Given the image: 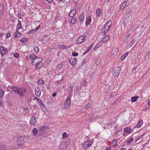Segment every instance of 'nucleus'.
Instances as JSON below:
<instances>
[{"label":"nucleus","instance_id":"nucleus-1","mask_svg":"<svg viewBox=\"0 0 150 150\" xmlns=\"http://www.w3.org/2000/svg\"><path fill=\"white\" fill-rule=\"evenodd\" d=\"M14 89V92L18 94L20 97L22 98L26 95V89L16 87Z\"/></svg>","mask_w":150,"mask_h":150},{"label":"nucleus","instance_id":"nucleus-2","mask_svg":"<svg viewBox=\"0 0 150 150\" xmlns=\"http://www.w3.org/2000/svg\"><path fill=\"white\" fill-rule=\"evenodd\" d=\"M48 127L47 126H41L38 127V135H42L47 132L48 130Z\"/></svg>","mask_w":150,"mask_h":150},{"label":"nucleus","instance_id":"nucleus-3","mask_svg":"<svg viewBox=\"0 0 150 150\" xmlns=\"http://www.w3.org/2000/svg\"><path fill=\"white\" fill-rule=\"evenodd\" d=\"M71 98V96H68L67 97L66 101L64 103V107L66 109H69L70 107Z\"/></svg>","mask_w":150,"mask_h":150},{"label":"nucleus","instance_id":"nucleus-4","mask_svg":"<svg viewBox=\"0 0 150 150\" xmlns=\"http://www.w3.org/2000/svg\"><path fill=\"white\" fill-rule=\"evenodd\" d=\"M113 72V76L114 77H116L119 75L120 72V69L119 67L115 68Z\"/></svg>","mask_w":150,"mask_h":150},{"label":"nucleus","instance_id":"nucleus-5","mask_svg":"<svg viewBox=\"0 0 150 150\" xmlns=\"http://www.w3.org/2000/svg\"><path fill=\"white\" fill-rule=\"evenodd\" d=\"M128 14V13H127L126 14L125 16L123 18V24L124 26L125 27L127 25V24L128 22V21L129 19V18L128 17V15H127Z\"/></svg>","mask_w":150,"mask_h":150},{"label":"nucleus","instance_id":"nucleus-6","mask_svg":"<svg viewBox=\"0 0 150 150\" xmlns=\"http://www.w3.org/2000/svg\"><path fill=\"white\" fill-rule=\"evenodd\" d=\"M86 39V37L84 36H81L79 37L76 41V43L79 44L84 41Z\"/></svg>","mask_w":150,"mask_h":150},{"label":"nucleus","instance_id":"nucleus-7","mask_svg":"<svg viewBox=\"0 0 150 150\" xmlns=\"http://www.w3.org/2000/svg\"><path fill=\"white\" fill-rule=\"evenodd\" d=\"M92 142L91 141H88L84 142L82 145V147L84 149L87 148L91 146Z\"/></svg>","mask_w":150,"mask_h":150},{"label":"nucleus","instance_id":"nucleus-8","mask_svg":"<svg viewBox=\"0 0 150 150\" xmlns=\"http://www.w3.org/2000/svg\"><path fill=\"white\" fill-rule=\"evenodd\" d=\"M25 143L24 140L23 138H18L17 141V143L18 145H21L24 144Z\"/></svg>","mask_w":150,"mask_h":150},{"label":"nucleus","instance_id":"nucleus-9","mask_svg":"<svg viewBox=\"0 0 150 150\" xmlns=\"http://www.w3.org/2000/svg\"><path fill=\"white\" fill-rule=\"evenodd\" d=\"M69 62L71 64L72 66L75 65L76 62V58L74 57V58H71V59H69Z\"/></svg>","mask_w":150,"mask_h":150},{"label":"nucleus","instance_id":"nucleus-10","mask_svg":"<svg viewBox=\"0 0 150 150\" xmlns=\"http://www.w3.org/2000/svg\"><path fill=\"white\" fill-rule=\"evenodd\" d=\"M107 27H108L107 25V24H105L102 29L101 31H103V32L104 33V35L105 34L109 29V28H107Z\"/></svg>","mask_w":150,"mask_h":150},{"label":"nucleus","instance_id":"nucleus-11","mask_svg":"<svg viewBox=\"0 0 150 150\" xmlns=\"http://www.w3.org/2000/svg\"><path fill=\"white\" fill-rule=\"evenodd\" d=\"M76 13V10L75 9H74L70 11L69 13V16L71 17H72L74 16Z\"/></svg>","mask_w":150,"mask_h":150},{"label":"nucleus","instance_id":"nucleus-12","mask_svg":"<svg viewBox=\"0 0 150 150\" xmlns=\"http://www.w3.org/2000/svg\"><path fill=\"white\" fill-rule=\"evenodd\" d=\"M67 145L66 144V143L64 142H62L59 146V148L61 150H63L65 149Z\"/></svg>","mask_w":150,"mask_h":150},{"label":"nucleus","instance_id":"nucleus-13","mask_svg":"<svg viewBox=\"0 0 150 150\" xmlns=\"http://www.w3.org/2000/svg\"><path fill=\"white\" fill-rule=\"evenodd\" d=\"M35 94L37 97H40L41 95V92L40 89L37 88L35 89Z\"/></svg>","mask_w":150,"mask_h":150},{"label":"nucleus","instance_id":"nucleus-14","mask_svg":"<svg viewBox=\"0 0 150 150\" xmlns=\"http://www.w3.org/2000/svg\"><path fill=\"white\" fill-rule=\"evenodd\" d=\"M87 82L86 81L85 79L83 80V81L81 82L80 88L83 87L84 88L86 87L87 86Z\"/></svg>","mask_w":150,"mask_h":150},{"label":"nucleus","instance_id":"nucleus-15","mask_svg":"<svg viewBox=\"0 0 150 150\" xmlns=\"http://www.w3.org/2000/svg\"><path fill=\"white\" fill-rule=\"evenodd\" d=\"M32 132L33 133V134L34 136H36V135H38V129H37L36 128H34L32 131Z\"/></svg>","mask_w":150,"mask_h":150},{"label":"nucleus","instance_id":"nucleus-16","mask_svg":"<svg viewBox=\"0 0 150 150\" xmlns=\"http://www.w3.org/2000/svg\"><path fill=\"white\" fill-rule=\"evenodd\" d=\"M0 49L1 51V54L3 55H4L7 51V49L6 48L3 47H1Z\"/></svg>","mask_w":150,"mask_h":150},{"label":"nucleus","instance_id":"nucleus-17","mask_svg":"<svg viewBox=\"0 0 150 150\" xmlns=\"http://www.w3.org/2000/svg\"><path fill=\"white\" fill-rule=\"evenodd\" d=\"M36 122V119L35 116L31 117L30 121V123L31 124H35Z\"/></svg>","mask_w":150,"mask_h":150},{"label":"nucleus","instance_id":"nucleus-18","mask_svg":"<svg viewBox=\"0 0 150 150\" xmlns=\"http://www.w3.org/2000/svg\"><path fill=\"white\" fill-rule=\"evenodd\" d=\"M73 87L72 86H71L69 87L67 89V91H68V93L69 94V96H71V93L73 92Z\"/></svg>","mask_w":150,"mask_h":150},{"label":"nucleus","instance_id":"nucleus-19","mask_svg":"<svg viewBox=\"0 0 150 150\" xmlns=\"http://www.w3.org/2000/svg\"><path fill=\"white\" fill-rule=\"evenodd\" d=\"M16 87H13L12 86H8L6 88V90L8 91H11L14 92V88L15 89Z\"/></svg>","mask_w":150,"mask_h":150},{"label":"nucleus","instance_id":"nucleus-20","mask_svg":"<svg viewBox=\"0 0 150 150\" xmlns=\"http://www.w3.org/2000/svg\"><path fill=\"white\" fill-rule=\"evenodd\" d=\"M132 129L130 127H126L124 129V131L129 134L131 133Z\"/></svg>","mask_w":150,"mask_h":150},{"label":"nucleus","instance_id":"nucleus-21","mask_svg":"<svg viewBox=\"0 0 150 150\" xmlns=\"http://www.w3.org/2000/svg\"><path fill=\"white\" fill-rule=\"evenodd\" d=\"M143 122L142 120H140L138 123L137 124V125L135 126V128H139L142 126V125L143 124Z\"/></svg>","mask_w":150,"mask_h":150},{"label":"nucleus","instance_id":"nucleus-22","mask_svg":"<svg viewBox=\"0 0 150 150\" xmlns=\"http://www.w3.org/2000/svg\"><path fill=\"white\" fill-rule=\"evenodd\" d=\"M126 4L127 3L126 1H125L123 3H122L120 6V8H119L120 11L123 9L126 6Z\"/></svg>","mask_w":150,"mask_h":150},{"label":"nucleus","instance_id":"nucleus-23","mask_svg":"<svg viewBox=\"0 0 150 150\" xmlns=\"http://www.w3.org/2000/svg\"><path fill=\"white\" fill-rule=\"evenodd\" d=\"M34 61L36 62L37 63H38L41 62L42 61V59L41 57H36L35 58Z\"/></svg>","mask_w":150,"mask_h":150},{"label":"nucleus","instance_id":"nucleus-24","mask_svg":"<svg viewBox=\"0 0 150 150\" xmlns=\"http://www.w3.org/2000/svg\"><path fill=\"white\" fill-rule=\"evenodd\" d=\"M84 13L83 12L82 14L80 15L79 18L80 21H82L84 20Z\"/></svg>","mask_w":150,"mask_h":150},{"label":"nucleus","instance_id":"nucleus-25","mask_svg":"<svg viewBox=\"0 0 150 150\" xmlns=\"http://www.w3.org/2000/svg\"><path fill=\"white\" fill-rule=\"evenodd\" d=\"M43 65V63L42 62L37 63V65H36L35 66V68L36 69H39L42 67Z\"/></svg>","mask_w":150,"mask_h":150},{"label":"nucleus","instance_id":"nucleus-26","mask_svg":"<svg viewBox=\"0 0 150 150\" xmlns=\"http://www.w3.org/2000/svg\"><path fill=\"white\" fill-rule=\"evenodd\" d=\"M109 37L108 36H105L104 37L102 40V42H105L108 41L109 39Z\"/></svg>","mask_w":150,"mask_h":150},{"label":"nucleus","instance_id":"nucleus-27","mask_svg":"<svg viewBox=\"0 0 150 150\" xmlns=\"http://www.w3.org/2000/svg\"><path fill=\"white\" fill-rule=\"evenodd\" d=\"M91 21V18L90 17H88L86 20V25L87 26L90 24Z\"/></svg>","mask_w":150,"mask_h":150},{"label":"nucleus","instance_id":"nucleus-28","mask_svg":"<svg viewBox=\"0 0 150 150\" xmlns=\"http://www.w3.org/2000/svg\"><path fill=\"white\" fill-rule=\"evenodd\" d=\"M58 47L59 48L62 49H67V46H65L63 45H58Z\"/></svg>","mask_w":150,"mask_h":150},{"label":"nucleus","instance_id":"nucleus-29","mask_svg":"<svg viewBox=\"0 0 150 150\" xmlns=\"http://www.w3.org/2000/svg\"><path fill=\"white\" fill-rule=\"evenodd\" d=\"M96 14L97 16L100 15L102 14V12L100 9L97 8L96 11Z\"/></svg>","mask_w":150,"mask_h":150},{"label":"nucleus","instance_id":"nucleus-30","mask_svg":"<svg viewBox=\"0 0 150 150\" xmlns=\"http://www.w3.org/2000/svg\"><path fill=\"white\" fill-rule=\"evenodd\" d=\"M38 103L40 104V107H42V108H44L45 107V105L43 103V101L41 100H38Z\"/></svg>","mask_w":150,"mask_h":150},{"label":"nucleus","instance_id":"nucleus-31","mask_svg":"<svg viewBox=\"0 0 150 150\" xmlns=\"http://www.w3.org/2000/svg\"><path fill=\"white\" fill-rule=\"evenodd\" d=\"M21 35V34L18 31H16L15 32V37L16 38L19 37Z\"/></svg>","mask_w":150,"mask_h":150},{"label":"nucleus","instance_id":"nucleus-32","mask_svg":"<svg viewBox=\"0 0 150 150\" xmlns=\"http://www.w3.org/2000/svg\"><path fill=\"white\" fill-rule=\"evenodd\" d=\"M76 19L75 18H73L71 20V23L72 24H74L76 23Z\"/></svg>","mask_w":150,"mask_h":150},{"label":"nucleus","instance_id":"nucleus-33","mask_svg":"<svg viewBox=\"0 0 150 150\" xmlns=\"http://www.w3.org/2000/svg\"><path fill=\"white\" fill-rule=\"evenodd\" d=\"M138 98L137 96L133 97L131 98V101L133 102L137 101V98Z\"/></svg>","mask_w":150,"mask_h":150},{"label":"nucleus","instance_id":"nucleus-34","mask_svg":"<svg viewBox=\"0 0 150 150\" xmlns=\"http://www.w3.org/2000/svg\"><path fill=\"white\" fill-rule=\"evenodd\" d=\"M34 49L35 52L36 53H38L39 51V49L38 47L37 46H35L34 47Z\"/></svg>","mask_w":150,"mask_h":150},{"label":"nucleus","instance_id":"nucleus-35","mask_svg":"<svg viewBox=\"0 0 150 150\" xmlns=\"http://www.w3.org/2000/svg\"><path fill=\"white\" fill-rule=\"evenodd\" d=\"M130 35H128L125 36V39L124 40V42L125 43H126L128 41L129 39V37Z\"/></svg>","mask_w":150,"mask_h":150},{"label":"nucleus","instance_id":"nucleus-36","mask_svg":"<svg viewBox=\"0 0 150 150\" xmlns=\"http://www.w3.org/2000/svg\"><path fill=\"white\" fill-rule=\"evenodd\" d=\"M17 26V27L19 28H21V29L23 28L22 27L21 23V22L19 20H18V23Z\"/></svg>","mask_w":150,"mask_h":150},{"label":"nucleus","instance_id":"nucleus-37","mask_svg":"<svg viewBox=\"0 0 150 150\" xmlns=\"http://www.w3.org/2000/svg\"><path fill=\"white\" fill-rule=\"evenodd\" d=\"M37 57V56L33 54H31L30 55V58L31 59H34Z\"/></svg>","mask_w":150,"mask_h":150},{"label":"nucleus","instance_id":"nucleus-38","mask_svg":"<svg viewBox=\"0 0 150 150\" xmlns=\"http://www.w3.org/2000/svg\"><path fill=\"white\" fill-rule=\"evenodd\" d=\"M133 140V138H131L130 139L128 140L127 142V145H129V144H130L132 142Z\"/></svg>","mask_w":150,"mask_h":150},{"label":"nucleus","instance_id":"nucleus-39","mask_svg":"<svg viewBox=\"0 0 150 150\" xmlns=\"http://www.w3.org/2000/svg\"><path fill=\"white\" fill-rule=\"evenodd\" d=\"M4 91L3 90H0V98L3 97Z\"/></svg>","mask_w":150,"mask_h":150},{"label":"nucleus","instance_id":"nucleus-40","mask_svg":"<svg viewBox=\"0 0 150 150\" xmlns=\"http://www.w3.org/2000/svg\"><path fill=\"white\" fill-rule=\"evenodd\" d=\"M28 41V40L26 38H25L24 39H21L20 41L21 42H22L26 43Z\"/></svg>","mask_w":150,"mask_h":150},{"label":"nucleus","instance_id":"nucleus-41","mask_svg":"<svg viewBox=\"0 0 150 150\" xmlns=\"http://www.w3.org/2000/svg\"><path fill=\"white\" fill-rule=\"evenodd\" d=\"M44 81L40 79L38 81V83L39 85H41L44 83Z\"/></svg>","mask_w":150,"mask_h":150},{"label":"nucleus","instance_id":"nucleus-42","mask_svg":"<svg viewBox=\"0 0 150 150\" xmlns=\"http://www.w3.org/2000/svg\"><path fill=\"white\" fill-rule=\"evenodd\" d=\"M100 59H97L96 62H95V64H96V65H98L99 64L100 62Z\"/></svg>","mask_w":150,"mask_h":150},{"label":"nucleus","instance_id":"nucleus-43","mask_svg":"<svg viewBox=\"0 0 150 150\" xmlns=\"http://www.w3.org/2000/svg\"><path fill=\"white\" fill-rule=\"evenodd\" d=\"M112 23V21H109L107 22V23L106 24H107V25H108V26H111Z\"/></svg>","mask_w":150,"mask_h":150},{"label":"nucleus","instance_id":"nucleus-44","mask_svg":"<svg viewBox=\"0 0 150 150\" xmlns=\"http://www.w3.org/2000/svg\"><path fill=\"white\" fill-rule=\"evenodd\" d=\"M135 40H132L130 43V45L131 46H132L135 42Z\"/></svg>","mask_w":150,"mask_h":150},{"label":"nucleus","instance_id":"nucleus-45","mask_svg":"<svg viewBox=\"0 0 150 150\" xmlns=\"http://www.w3.org/2000/svg\"><path fill=\"white\" fill-rule=\"evenodd\" d=\"M63 138H67V134L66 132H64L62 134Z\"/></svg>","mask_w":150,"mask_h":150},{"label":"nucleus","instance_id":"nucleus-46","mask_svg":"<svg viewBox=\"0 0 150 150\" xmlns=\"http://www.w3.org/2000/svg\"><path fill=\"white\" fill-rule=\"evenodd\" d=\"M91 104L89 103L86 105L85 107V108L86 109H88V108H89L91 107Z\"/></svg>","mask_w":150,"mask_h":150},{"label":"nucleus","instance_id":"nucleus-47","mask_svg":"<svg viewBox=\"0 0 150 150\" xmlns=\"http://www.w3.org/2000/svg\"><path fill=\"white\" fill-rule=\"evenodd\" d=\"M78 55V53L75 52H73L72 54V55L74 56H77Z\"/></svg>","mask_w":150,"mask_h":150},{"label":"nucleus","instance_id":"nucleus-48","mask_svg":"<svg viewBox=\"0 0 150 150\" xmlns=\"http://www.w3.org/2000/svg\"><path fill=\"white\" fill-rule=\"evenodd\" d=\"M91 50L88 48L86 50L85 52L83 53V55L85 54L86 53L88 52L89 51Z\"/></svg>","mask_w":150,"mask_h":150},{"label":"nucleus","instance_id":"nucleus-49","mask_svg":"<svg viewBox=\"0 0 150 150\" xmlns=\"http://www.w3.org/2000/svg\"><path fill=\"white\" fill-rule=\"evenodd\" d=\"M137 67H134L132 69V72L133 73H135V71Z\"/></svg>","mask_w":150,"mask_h":150},{"label":"nucleus","instance_id":"nucleus-50","mask_svg":"<svg viewBox=\"0 0 150 150\" xmlns=\"http://www.w3.org/2000/svg\"><path fill=\"white\" fill-rule=\"evenodd\" d=\"M35 33V31L34 30H32L29 31L28 32V33L29 34H33Z\"/></svg>","mask_w":150,"mask_h":150},{"label":"nucleus","instance_id":"nucleus-51","mask_svg":"<svg viewBox=\"0 0 150 150\" xmlns=\"http://www.w3.org/2000/svg\"><path fill=\"white\" fill-rule=\"evenodd\" d=\"M4 148L5 147L4 146L0 145V150H4Z\"/></svg>","mask_w":150,"mask_h":150},{"label":"nucleus","instance_id":"nucleus-52","mask_svg":"<svg viewBox=\"0 0 150 150\" xmlns=\"http://www.w3.org/2000/svg\"><path fill=\"white\" fill-rule=\"evenodd\" d=\"M32 64L33 65H35L37 64V63L34 61V59L32 62Z\"/></svg>","mask_w":150,"mask_h":150},{"label":"nucleus","instance_id":"nucleus-53","mask_svg":"<svg viewBox=\"0 0 150 150\" xmlns=\"http://www.w3.org/2000/svg\"><path fill=\"white\" fill-rule=\"evenodd\" d=\"M14 56L15 57L17 58L18 57L19 55L18 53H16L14 54Z\"/></svg>","mask_w":150,"mask_h":150},{"label":"nucleus","instance_id":"nucleus-54","mask_svg":"<svg viewBox=\"0 0 150 150\" xmlns=\"http://www.w3.org/2000/svg\"><path fill=\"white\" fill-rule=\"evenodd\" d=\"M4 102L3 101H0V107H3Z\"/></svg>","mask_w":150,"mask_h":150},{"label":"nucleus","instance_id":"nucleus-55","mask_svg":"<svg viewBox=\"0 0 150 150\" xmlns=\"http://www.w3.org/2000/svg\"><path fill=\"white\" fill-rule=\"evenodd\" d=\"M6 38H9L10 36V34L9 33H7L6 34Z\"/></svg>","mask_w":150,"mask_h":150},{"label":"nucleus","instance_id":"nucleus-56","mask_svg":"<svg viewBox=\"0 0 150 150\" xmlns=\"http://www.w3.org/2000/svg\"><path fill=\"white\" fill-rule=\"evenodd\" d=\"M40 25H39L35 29V31H37L40 28Z\"/></svg>","mask_w":150,"mask_h":150},{"label":"nucleus","instance_id":"nucleus-57","mask_svg":"<svg viewBox=\"0 0 150 150\" xmlns=\"http://www.w3.org/2000/svg\"><path fill=\"white\" fill-rule=\"evenodd\" d=\"M49 3L51 4L52 2V0H46Z\"/></svg>","mask_w":150,"mask_h":150},{"label":"nucleus","instance_id":"nucleus-58","mask_svg":"<svg viewBox=\"0 0 150 150\" xmlns=\"http://www.w3.org/2000/svg\"><path fill=\"white\" fill-rule=\"evenodd\" d=\"M57 93H53L52 95V96L53 97H55L56 96Z\"/></svg>","mask_w":150,"mask_h":150},{"label":"nucleus","instance_id":"nucleus-59","mask_svg":"<svg viewBox=\"0 0 150 150\" xmlns=\"http://www.w3.org/2000/svg\"><path fill=\"white\" fill-rule=\"evenodd\" d=\"M112 142L113 144H116L117 143V141L115 140H113Z\"/></svg>","mask_w":150,"mask_h":150},{"label":"nucleus","instance_id":"nucleus-60","mask_svg":"<svg viewBox=\"0 0 150 150\" xmlns=\"http://www.w3.org/2000/svg\"><path fill=\"white\" fill-rule=\"evenodd\" d=\"M114 95L112 93L111 94L110 96V98H112L114 97Z\"/></svg>","mask_w":150,"mask_h":150},{"label":"nucleus","instance_id":"nucleus-61","mask_svg":"<svg viewBox=\"0 0 150 150\" xmlns=\"http://www.w3.org/2000/svg\"><path fill=\"white\" fill-rule=\"evenodd\" d=\"M79 86H76L75 88V89L77 91H79Z\"/></svg>","mask_w":150,"mask_h":150},{"label":"nucleus","instance_id":"nucleus-62","mask_svg":"<svg viewBox=\"0 0 150 150\" xmlns=\"http://www.w3.org/2000/svg\"><path fill=\"white\" fill-rule=\"evenodd\" d=\"M128 52H126L123 55L125 56V57L128 54Z\"/></svg>","mask_w":150,"mask_h":150},{"label":"nucleus","instance_id":"nucleus-63","mask_svg":"<svg viewBox=\"0 0 150 150\" xmlns=\"http://www.w3.org/2000/svg\"><path fill=\"white\" fill-rule=\"evenodd\" d=\"M125 56H124L123 55L122 56V57H121V59L122 60H123L125 58Z\"/></svg>","mask_w":150,"mask_h":150},{"label":"nucleus","instance_id":"nucleus-64","mask_svg":"<svg viewBox=\"0 0 150 150\" xmlns=\"http://www.w3.org/2000/svg\"><path fill=\"white\" fill-rule=\"evenodd\" d=\"M93 45V44L92 43L91 45L90 46V47H88V48L90 49V50H91V49L92 48V47Z\"/></svg>","mask_w":150,"mask_h":150}]
</instances>
